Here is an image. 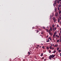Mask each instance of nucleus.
<instances>
[{
	"label": "nucleus",
	"mask_w": 61,
	"mask_h": 61,
	"mask_svg": "<svg viewBox=\"0 0 61 61\" xmlns=\"http://www.w3.org/2000/svg\"><path fill=\"white\" fill-rule=\"evenodd\" d=\"M57 15H58V12H56L55 13V16L56 17V16H57Z\"/></svg>",
	"instance_id": "f257e3e1"
},
{
	"label": "nucleus",
	"mask_w": 61,
	"mask_h": 61,
	"mask_svg": "<svg viewBox=\"0 0 61 61\" xmlns=\"http://www.w3.org/2000/svg\"><path fill=\"white\" fill-rule=\"evenodd\" d=\"M49 34L50 35V36H53V34L52 33V32H49Z\"/></svg>",
	"instance_id": "f03ea898"
},
{
	"label": "nucleus",
	"mask_w": 61,
	"mask_h": 61,
	"mask_svg": "<svg viewBox=\"0 0 61 61\" xmlns=\"http://www.w3.org/2000/svg\"><path fill=\"white\" fill-rule=\"evenodd\" d=\"M51 56V57L52 58H54V57H55V55H54L53 54L52 55H50Z\"/></svg>",
	"instance_id": "7ed1b4c3"
},
{
	"label": "nucleus",
	"mask_w": 61,
	"mask_h": 61,
	"mask_svg": "<svg viewBox=\"0 0 61 61\" xmlns=\"http://www.w3.org/2000/svg\"><path fill=\"white\" fill-rule=\"evenodd\" d=\"M52 57L50 55V56H49V59H50V60H51V59H52Z\"/></svg>",
	"instance_id": "20e7f679"
},
{
	"label": "nucleus",
	"mask_w": 61,
	"mask_h": 61,
	"mask_svg": "<svg viewBox=\"0 0 61 61\" xmlns=\"http://www.w3.org/2000/svg\"><path fill=\"white\" fill-rule=\"evenodd\" d=\"M35 31L36 32V33H37L39 32V30H35Z\"/></svg>",
	"instance_id": "39448f33"
},
{
	"label": "nucleus",
	"mask_w": 61,
	"mask_h": 61,
	"mask_svg": "<svg viewBox=\"0 0 61 61\" xmlns=\"http://www.w3.org/2000/svg\"><path fill=\"white\" fill-rule=\"evenodd\" d=\"M56 3H55L53 4V6L55 7L56 6Z\"/></svg>",
	"instance_id": "423d86ee"
},
{
	"label": "nucleus",
	"mask_w": 61,
	"mask_h": 61,
	"mask_svg": "<svg viewBox=\"0 0 61 61\" xmlns=\"http://www.w3.org/2000/svg\"><path fill=\"white\" fill-rule=\"evenodd\" d=\"M53 37L54 38H55V37L56 36V34H54L53 36Z\"/></svg>",
	"instance_id": "0eeeda50"
},
{
	"label": "nucleus",
	"mask_w": 61,
	"mask_h": 61,
	"mask_svg": "<svg viewBox=\"0 0 61 61\" xmlns=\"http://www.w3.org/2000/svg\"><path fill=\"white\" fill-rule=\"evenodd\" d=\"M28 54H29V55L28 54V56H29V55L31 54V53L29 52H28Z\"/></svg>",
	"instance_id": "6e6552de"
},
{
	"label": "nucleus",
	"mask_w": 61,
	"mask_h": 61,
	"mask_svg": "<svg viewBox=\"0 0 61 61\" xmlns=\"http://www.w3.org/2000/svg\"><path fill=\"white\" fill-rule=\"evenodd\" d=\"M53 30H55L56 29V28H53Z\"/></svg>",
	"instance_id": "1a4fd4ad"
},
{
	"label": "nucleus",
	"mask_w": 61,
	"mask_h": 61,
	"mask_svg": "<svg viewBox=\"0 0 61 61\" xmlns=\"http://www.w3.org/2000/svg\"><path fill=\"white\" fill-rule=\"evenodd\" d=\"M59 13V14H61V10H59L58 12Z\"/></svg>",
	"instance_id": "9d476101"
},
{
	"label": "nucleus",
	"mask_w": 61,
	"mask_h": 61,
	"mask_svg": "<svg viewBox=\"0 0 61 61\" xmlns=\"http://www.w3.org/2000/svg\"><path fill=\"white\" fill-rule=\"evenodd\" d=\"M58 23H59V22H60V19L59 18H58Z\"/></svg>",
	"instance_id": "9b49d317"
},
{
	"label": "nucleus",
	"mask_w": 61,
	"mask_h": 61,
	"mask_svg": "<svg viewBox=\"0 0 61 61\" xmlns=\"http://www.w3.org/2000/svg\"><path fill=\"white\" fill-rule=\"evenodd\" d=\"M56 36L57 37H58V38H59V36H58V35H56Z\"/></svg>",
	"instance_id": "f8f14e48"
},
{
	"label": "nucleus",
	"mask_w": 61,
	"mask_h": 61,
	"mask_svg": "<svg viewBox=\"0 0 61 61\" xmlns=\"http://www.w3.org/2000/svg\"><path fill=\"white\" fill-rule=\"evenodd\" d=\"M58 46V45H57V44H55V46H54V47H56V46Z\"/></svg>",
	"instance_id": "ddd939ff"
},
{
	"label": "nucleus",
	"mask_w": 61,
	"mask_h": 61,
	"mask_svg": "<svg viewBox=\"0 0 61 61\" xmlns=\"http://www.w3.org/2000/svg\"><path fill=\"white\" fill-rule=\"evenodd\" d=\"M53 20H56V18H55V17H53Z\"/></svg>",
	"instance_id": "4468645a"
},
{
	"label": "nucleus",
	"mask_w": 61,
	"mask_h": 61,
	"mask_svg": "<svg viewBox=\"0 0 61 61\" xmlns=\"http://www.w3.org/2000/svg\"><path fill=\"white\" fill-rule=\"evenodd\" d=\"M57 0H55V1H54V3H56V1H57Z\"/></svg>",
	"instance_id": "2eb2a0df"
},
{
	"label": "nucleus",
	"mask_w": 61,
	"mask_h": 61,
	"mask_svg": "<svg viewBox=\"0 0 61 61\" xmlns=\"http://www.w3.org/2000/svg\"><path fill=\"white\" fill-rule=\"evenodd\" d=\"M57 34V33L56 32H55L54 33V35H56V34Z\"/></svg>",
	"instance_id": "dca6fc26"
},
{
	"label": "nucleus",
	"mask_w": 61,
	"mask_h": 61,
	"mask_svg": "<svg viewBox=\"0 0 61 61\" xmlns=\"http://www.w3.org/2000/svg\"><path fill=\"white\" fill-rule=\"evenodd\" d=\"M43 56V54L42 53L41 54V56Z\"/></svg>",
	"instance_id": "f3484780"
},
{
	"label": "nucleus",
	"mask_w": 61,
	"mask_h": 61,
	"mask_svg": "<svg viewBox=\"0 0 61 61\" xmlns=\"http://www.w3.org/2000/svg\"><path fill=\"white\" fill-rule=\"evenodd\" d=\"M50 30L51 31H52V27H51Z\"/></svg>",
	"instance_id": "a211bd4d"
},
{
	"label": "nucleus",
	"mask_w": 61,
	"mask_h": 61,
	"mask_svg": "<svg viewBox=\"0 0 61 61\" xmlns=\"http://www.w3.org/2000/svg\"><path fill=\"white\" fill-rule=\"evenodd\" d=\"M44 34V32H41V34Z\"/></svg>",
	"instance_id": "6ab92c4d"
},
{
	"label": "nucleus",
	"mask_w": 61,
	"mask_h": 61,
	"mask_svg": "<svg viewBox=\"0 0 61 61\" xmlns=\"http://www.w3.org/2000/svg\"><path fill=\"white\" fill-rule=\"evenodd\" d=\"M47 42H50V41L49 40H47L46 41Z\"/></svg>",
	"instance_id": "aec40b11"
},
{
	"label": "nucleus",
	"mask_w": 61,
	"mask_h": 61,
	"mask_svg": "<svg viewBox=\"0 0 61 61\" xmlns=\"http://www.w3.org/2000/svg\"><path fill=\"white\" fill-rule=\"evenodd\" d=\"M51 50H54V48L53 47H52L51 49Z\"/></svg>",
	"instance_id": "412c9836"
},
{
	"label": "nucleus",
	"mask_w": 61,
	"mask_h": 61,
	"mask_svg": "<svg viewBox=\"0 0 61 61\" xmlns=\"http://www.w3.org/2000/svg\"><path fill=\"white\" fill-rule=\"evenodd\" d=\"M49 48L50 49H51L52 48V47L51 46H50V47H49Z\"/></svg>",
	"instance_id": "4be33fe9"
},
{
	"label": "nucleus",
	"mask_w": 61,
	"mask_h": 61,
	"mask_svg": "<svg viewBox=\"0 0 61 61\" xmlns=\"http://www.w3.org/2000/svg\"><path fill=\"white\" fill-rule=\"evenodd\" d=\"M46 48H47V49H49V47H46Z\"/></svg>",
	"instance_id": "5701e85b"
},
{
	"label": "nucleus",
	"mask_w": 61,
	"mask_h": 61,
	"mask_svg": "<svg viewBox=\"0 0 61 61\" xmlns=\"http://www.w3.org/2000/svg\"><path fill=\"white\" fill-rule=\"evenodd\" d=\"M49 32H51V31L50 30H49Z\"/></svg>",
	"instance_id": "b1692460"
},
{
	"label": "nucleus",
	"mask_w": 61,
	"mask_h": 61,
	"mask_svg": "<svg viewBox=\"0 0 61 61\" xmlns=\"http://www.w3.org/2000/svg\"><path fill=\"white\" fill-rule=\"evenodd\" d=\"M49 52H50V53H51V51L49 50Z\"/></svg>",
	"instance_id": "393cba45"
},
{
	"label": "nucleus",
	"mask_w": 61,
	"mask_h": 61,
	"mask_svg": "<svg viewBox=\"0 0 61 61\" xmlns=\"http://www.w3.org/2000/svg\"><path fill=\"white\" fill-rule=\"evenodd\" d=\"M58 7H60V5H58Z\"/></svg>",
	"instance_id": "a878e982"
},
{
	"label": "nucleus",
	"mask_w": 61,
	"mask_h": 61,
	"mask_svg": "<svg viewBox=\"0 0 61 61\" xmlns=\"http://www.w3.org/2000/svg\"><path fill=\"white\" fill-rule=\"evenodd\" d=\"M53 17V16L51 15H50V17L51 18V17Z\"/></svg>",
	"instance_id": "bb28decb"
},
{
	"label": "nucleus",
	"mask_w": 61,
	"mask_h": 61,
	"mask_svg": "<svg viewBox=\"0 0 61 61\" xmlns=\"http://www.w3.org/2000/svg\"><path fill=\"white\" fill-rule=\"evenodd\" d=\"M59 40H57V42L58 43V42H59Z\"/></svg>",
	"instance_id": "cd10ccee"
},
{
	"label": "nucleus",
	"mask_w": 61,
	"mask_h": 61,
	"mask_svg": "<svg viewBox=\"0 0 61 61\" xmlns=\"http://www.w3.org/2000/svg\"><path fill=\"white\" fill-rule=\"evenodd\" d=\"M44 58H45V57H43L42 58V59H44Z\"/></svg>",
	"instance_id": "c85d7f7f"
},
{
	"label": "nucleus",
	"mask_w": 61,
	"mask_h": 61,
	"mask_svg": "<svg viewBox=\"0 0 61 61\" xmlns=\"http://www.w3.org/2000/svg\"><path fill=\"white\" fill-rule=\"evenodd\" d=\"M57 50L58 51L59 50V48H57Z\"/></svg>",
	"instance_id": "c756f323"
},
{
	"label": "nucleus",
	"mask_w": 61,
	"mask_h": 61,
	"mask_svg": "<svg viewBox=\"0 0 61 61\" xmlns=\"http://www.w3.org/2000/svg\"><path fill=\"white\" fill-rule=\"evenodd\" d=\"M58 10H60V9H59V7H58Z\"/></svg>",
	"instance_id": "7c9ffc66"
},
{
	"label": "nucleus",
	"mask_w": 61,
	"mask_h": 61,
	"mask_svg": "<svg viewBox=\"0 0 61 61\" xmlns=\"http://www.w3.org/2000/svg\"><path fill=\"white\" fill-rule=\"evenodd\" d=\"M59 17V18H60V17H61V15H60Z\"/></svg>",
	"instance_id": "2f4dec72"
},
{
	"label": "nucleus",
	"mask_w": 61,
	"mask_h": 61,
	"mask_svg": "<svg viewBox=\"0 0 61 61\" xmlns=\"http://www.w3.org/2000/svg\"><path fill=\"white\" fill-rule=\"evenodd\" d=\"M57 27H59V25H57Z\"/></svg>",
	"instance_id": "473e14b6"
},
{
	"label": "nucleus",
	"mask_w": 61,
	"mask_h": 61,
	"mask_svg": "<svg viewBox=\"0 0 61 61\" xmlns=\"http://www.w3.org/2000/svg\"><path fill=\"white\" fill-rule=\"evenodd\" d=\"M55 26H54V25H52V27H54Z\"/></svg>",
	"instance_id": "72a5a7b5"
},
{
	"label": "nucleus",
	"mask_w": 61,
	"mask_h": 61,
	"mask_svg": "<svg viewBox=\"0 0 61 61\" xmlns=\"http://www.w3.org/2000/svg\"><path fill=\"white\" fill-rule=\"evenodd\" d=\"M60 41L61 42V38L60 39Z\"/></svg>",
	"instance_id": "f704fd0d"
},
{
	"label": "nucleus",
	"mask_w": 61,
	"mask_h": 61,
	"mask_svg": "<svg viewBox=\"0 0 61 61\" xmlns=\"http://www.w3.org/2000/svg\"><path fill=\"white\" fill-rule=\"evenodd\" d=\"M51 38V37H49V38H49V39H50Z\"/></svg>",
	"instance_id": "c9c22d12"
},
{
	"label": "nucleus",
	"mask_w": 61,
	"mask_h": 61,
	"mask_svg": "<svg viewBox=\"0 0 61 61\" xmlns=\"http://www.w3.org/2000/svg\"><path fill=\"white\" fill-rule=\"evenodd\" d=\"M56 52V51H54L53 52V53H55Z\"/></svg>",
	"instance_id": "e433bc0d"
},
{
	"label": "nucleus",
	"mask_w": 61,
	"mask_h": 61,
	"mask_svg": "<svg viewBox=\"0 0 61 61\" xmlns=\"http://www.w3.org/2000/svg\"><path fill=\"white\" fill-rule=\"evenodd\" d=\"M42 48H43V49H45V47L44 46L42 47Z\"/></svg>",
	"instance_id": "4c0bfd02"
},
{
	"label": "nucleus",
	"mask_w": 61,
	"mask_h": 61,
	"mask_svg": "<svg viewBox=\"0 0 61 61\" xmlns=\"http://www.w3.org/2000/svg\"><path fill=\"white\" fill-rule=\"evenodd\" d=\"M50 39V40H51H51H52L51 38Z\"/></svg>",
	"instance_id": "58836bf2"
},
{
	"label": "nucleus",
	"mask_w": 61,
	"mask_h": 61,
	"mask_svg": "<svg viewBox=\"0 0 61 61\" xmlns=\"http://www.w3.org/2000/svg\"><path fill=\"white\" fill-rule=\"evenodd\" d=\"M60 51H61V50H59V52H60Z\"/></svg>",
	"instance_id": "ea45409f"
},
{
	"label": "nucleus",
	"mask_w": 61,
	"mask_h": 61,
	"mask_svg": "<svg viewBox=\"0 0 61 61\" xmlns=\"http://www.w3.org/2000/svg\"><path fill=\"white\" fill-rule=\"evenodd\" d=\"M55 12H56V9H55Z\"/></svg>",
	"instance_id": "a19ab883"
},
{
	"label": "nucleus",
	"mask_w": 61,
	"mask_h": 61,
	"mask_svg": "<svg viewBox=\"0 0 61 61\" xmlns=\"http://www.w3.org/2000/svg\"><path fill=\"white\" fill-rule=\"evenodd\" d=\"M54 23H55L56 22V20H54Z\"/></svg>",
	"instance_id": "79ce46f5"
},
{
	"label": "nucleus",
	"mask_w": 61,
	"mask_h": 61,
	"mask_svg": "<svg viewBox=\"0 0 61 61\" xmlns=\"http://www.w3.org/2000/svg\"><path fill=\"white\" fill-rule=\"evenodd\" d=\"M51 47H52V44H51Z\"/></svg>",
	"instance_id": "37998d69"
},
{
	"label": "nucleus",
	"mask_w": 61,
	"mask_h": 61,
	"mask_svg": "<svg viewBox=\"0 0 61 61\" xmlns=\"http://www.w3.org/2000/svg\"><path fill=\"white\" fill-rule=\"evenodd\" d=\"M44 61H46V59H44Z\"/></svg>",
	"instance_id": "c03bdc74"
},
{
	"label": "nucleus",
	"mask_w": 61,
	"mask_h": 61,
	"mask_svg": "<svg viewBox=\"0 0 61 61\" xmlns=\"http://www.w3.org/2000/svg\"><path fill=\"white\" fill-rule=\"evenodd\" d=\"M37 46H38V47H39V45H37Z\"/></svg>",
	"instance_id": "a18cd8bd"
},
{
	"label": "nucleus",
	"mask_w": 61,
	"mask_h": 61,
	"mask_svg": "<svg viewBox=\"0 0 61 61\" xmlns=\"http://www.w3.org/2000/svg\"><path fill=\"white\" fill-rule=\"evenodd\" d=\"M47 32H48V30H47Z\"/></svg>",
	"instance_id": "49530a36"
},
{
	"label": "nucleus",
	"mask_w": 61,
	"mask_h": 61,
	"mask_svg": "<svg viewBox=\"0 0 61 61\" xmlns=\"http://www.w3.org/2000/svg\"><path fill=\"white\" fill-rule=\"evenodd\" d=\"M60 20H61V17H60Z\"/></svg>",
	"instance_id": "de8ad7c7"
},
{
	"label": "nucleus",
	"mask_w": 61,
	"mask_h": 61,
	"mask_svg": "<svg viewBox=\"0 0 61 61\" xmlns=\"http://www.w3.org/2000/svg\"><path fill=\"white\" fill-rule=\"evenodd\" d=\"M34 27H32V28H33V29H34Z\"/></svg>",
	"instance_id": "09e8293b"
},
{
	"label": "nucleus",
	"mask_w": 61,
	"mask_h": 61,
	"mask_svg": "<svg viewBox=\"0 0 61 61\" xmlns=\"http://www.w3.org/2000/svg\"><path fill=\"white\" fill-rule=\"evenodd\" d=\"M52 46H54V44H53Z\"/></svg>",
	"instance_id": "8fccbe9b"
},
{
	"label": "nucleus",
	"mask_w": 61,
	"mask_h": 61,
	"mask_svg": "<svg viewBox=\"0 0 61 61\" xmlns=\"http://www.w3.org/2000/svg\"><path fill=\"white\" fill-rule=\"evenodd\" d=\"M36 48H38V47H36Z\"/></svg>",
	"instance_id": "3c124183"
},
{
	"label": "nucleus",
	"mask_w": 61,
	"mask_h": 61,
	"mask_svg": "<svg viewBox=\"0 0 61 61\" xmlns=\"http://www.w3.org/2000/svg\"><path fill=\"white\" fill-rule=\"evenodd\" d=\"M60 2H61V0H59Z\"/></svg>",
	"instance_id": "603ef678"
},
{
	"label": "nucleus",
	"mask_w": 61,
	"mask_h": 61,
	"mask_svg": "<svg viewBox=\"0 0 61 61\" xmlns=\"http://www.w3.org/2000/svg\"><path fill=\"white\" fill-rule=\"evenodd\" d=\"M61 35V34H60V33L59 34V35Z\"/></svg>",
	"instance_id": "864d4df0"
},
{
	"label": "nucleus",
	"mask_w": 61,
	"mask_h": 61,
	"mask_svg": "<svg viewBox=\"0 0 61 61\" xmlns=\"http://www.w3.org/2000/svg\"><path fill=\"white\" fill-rule=\"evenodd\" d=\"M48 36H47V37H48Z\"/></svg>",
	"instance_id": "5fc2aeb1"
},
{
	"label": "nucleus",
	"mask_w": 61,
	"mask_h": 61,
	"mask_svg": "<svg viewBox=\"0 0 61 61\" xmlns=\"http://www.w3.org/2000/svg\"><path fill=\"white\" fill-rule=\"evenodd\" d=\"M49 38H48V40H49Z\"/></svg>",
	"instance_id": "6e6d98bb"
},
{
	"label": "nucleus",
	"mask_w": 61,
	"mask_h": 61,
	"mask_svg": "<svg viewBox=\"0 0 61 61\" xmlns=\"http://www.w3.org/2000/svg\"><path fill=\"white\" fill-rule=\"evenodd\" d=\"M23 61H25V60H23Z\"/></svg>",
	"instance_id": "4d7b16f0"
},
{
	"label": "nucleus",
	"mask_w": 61,
	"mask_h": 61,
	"mask_svg": "<svg viewBox=\"0 0 61 61\" xmlns=\"http://www.w3.org/2000/svg\"><path fill=\"white\" fill-rule=\"evenodd\" d=\"M41 45H43V44H41Z\"/></svg>",
	"instance_id": "13d9d810"
},
{
	"label": "nucleus",
	"mask_w": 61,
	"mask_h": 61,
	"mask_svg": "<svg viewBox=\"0 0 61 61\" xmlns=\"http://www.w3.org/2000/svg\"><path fill=\"white\" fill-rule=\"evenodd\" d=\"M60 30H61V28L60 29Z\"/></svg>",
	"instance_id": "bf43d9fd"
},
{
	"label": "nucleus",
	"mask_w": 61,
	"mask_h": 61,
	"mask_svg": "<svg viewBox=\"0 0 61 61\" xmlns=\"http://www.w3.org/2000/svg\"><path fill=\"white\" fill-rule=\"evenodd\" d=\"M60 55H61V53L60 54Z\"/></svg>",
	"instance_id": "052dcab7"
},
{
	"label": "nucleus",
	"mask_w": 61,
	"mask_h": 61,
	"mask_svg": "<svg viewBox=\"0 0 61 61\" xmlns=\"http://www.w3.org/2000/svg\"><path fill=\"white\" fill-rule=\"evenodd\" d=\"M37 28H38V26L37 27Z\"/></svg>",
	"instance_id": "680f3d73"
},
{
	"label": "nucleus",
	"mask_w": 61,
	"mask_h": 61,
	"mask_svg": "<svg viewBox=\"0 0 61 61\" xmlns=\"http://www.w3.org/2000/svg\"><path fill=\"white\" fill-rule=\"evenodd\" d=\"M58 3L59 2H58H58H57Z\"/></svg>",
	"instance_id": "e2e57ef3"
},
{
	"label": "nucleus",
	"mask_w": 61,
	"mask_h": 61,
	"mask_svg": "<svg viewBox=\"0 0 61 61\" xmlns=\"http://www.w3.org/2000/svg\"><path fill=\"white\" fill-rule=\"evenodd\" d=\"M60 33H61V31H60Z\"/></svg>",
	"instance_id": "0e129e2a"
},
{
	"label": "nucleus",
	"mask_w": 61,
	"mask_h": 61,
	"mask_svg": "<svg viewBox=\"0 0 61 61\" xmlns=\"http://www.w3.org/2000/svg\"><path fill=\"white\" fill-rule=\"evenodd\" d=\"M60 4H61V2L60 3Z\"/></svg>",
	"instance_id": "69168bd1"
},
{
	"label": "nucleus",
	"mask_w": 61,
	"mask_h": 61,
	"mask_svg": "<svg viewBox=\"0 0 61 61\" xmlns=\"http://www.w3.org/2000/svg\"><path fill=\"white\" fill-rule=\"evenodd\" d=\"M30 51V52H31V51Z\"/></svg>",
	"instance_id": "338daca9"
},
{
	"label": "nucleus",
	"mask_w": 61,
	"mask_h": 61,
	"mask_svg": "<svg viewBox=\"0 0 61 61\" xmlns=\"http://www.w3.org/2000/svg\"><path fill=\"white\" fill-rule=\"evenodd\" d=\"M40 47H41V46H40Z\"/></svg>",
	"instance_id": "774afa93"
}]
</instances>
